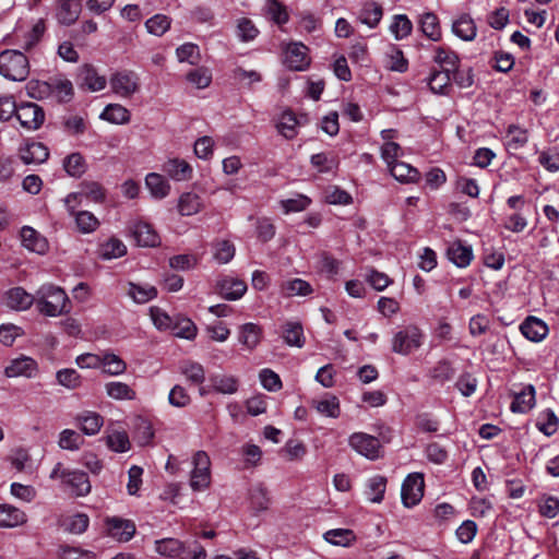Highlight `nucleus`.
I'll return each instance as SVG.
<instances>
[{"instance_id":"obj_24","label":"nucleus","mask_w":559,"mask_h":559,"mask_svg":"<svg viewBox=\"0 0 559 559\" xmlns=\"http://www.w3.org/2000/svg\"><path fill=\"white\" fill-rule=\"evenodd\" d=\"M452 32L462 40L472 41L477 35V27L469 14H461L452 24Z\"/></svg>"},{"instance_id":"obj_17","label":"nucleus","mask_w":559,"mask_h":559,"mask_svg":"<svg viewBox=\"0 0 559 559\" xmlns=\"http://www.w3.org/2000/svg\"><path fill=\"white\" fill-rule=\"evenodd\" d=\"M20 156L25 164H41L47 160L49 150L43 142H25L20 148Z\"/></svg>"},{"instance_id":"obj_47","label":"nucleus","mask_w":559,"mask_h":559,"mask_svg":"<svg viewBox=\"0 0 559 559\" xmlns=\"http://www.w3.org/2000/svg\"><path fill=\"white\" fill-rule=\"evenodd\" d=\"M311 165L321 174L331 173L338 166V158L333 153H318L311 156Z\"/></svg>"},{"instance_id":"obj_11","label":"nucleus","mask_w":559,"mask_h":559,"mask_svg":"<svg viewBox=\"0 0 559 559\" xmlns=\"http://www.w3.org/2000/svg\"><path fill=\"white\" fill-rule=\"evenodd\" d=\"M216 293L226 300H238L247 292V284L234 276H222L216 281Z\"/></svg>"},{"instance_id":"obj_21","label":"nucleus","mask_w":559,"mask_h":559,"mask_svg":"<svg viewBox=\"0 0 559 559\" xmlns=\"http://www.w3.org/2000/svg\"><path fill=\"white\" fill-rule=\"evenodd\" d=\"M27 515L21 509L11 504H0V527L13 528L25 524Z\"/></svg>"},{"instance_id":"obj_29","label":"nucleus","mask_w":559,"mask_h":559,"mask_svg":"<svg viewBox=\"0 0 559 559\" xmlns=\"http://www.w3.org/2000/svg\"><path fill=\"white\" fill-rule=\"evenodd\" d=\"M81 13V4L78 0H59L57 19L63 25L73 24Z\"/></svg>"},{"instance_id":"obj_30","label":"nucleus","mask_w":559,"mask_h":559,"mask_svg":"<svg viewBox=\"0 0 559 559\" xmlns=\"http://www.w3.org/2000/svg\"><path fill=\"white\" fill-rule=\"evenodd\" d=\"M155 551L166 558L182 559L185 543L177 538H163L155 542Z\"/></svg>"},{"instance_id":"obj_34","label":"nucleus","mask_w":559,"mask_h":559,"mask_svg":"<svg viewBox=\"0 0 559 559\" xmlns=\"http://www.w3.org/2000/svg\"><path fill=\"white\" fill-rule=\"evenodd\" d=\"M299 126L297 117L292 111L286 110L280 116L276 129L285 139L292 140L298 134L297 129Z\"/></svg>"},{"instance_id":"obj_25","label":"nucleus","mask_w":559,"mask_h":559,"mask_svg":"<svg viewBox=\"0 0 559 559\" xmlns=\"http://www.w3.org/2000/svg\"><path fill=\"white\" fill-rule=\"evenodd\" d=\"M211 390L221 394H235L239 388L237 377L225 373H215L210 377Z\"/></svg>"},{"instance_id":"obj_45","label":"nucleus","mask_w":559,"mask_h":559,"mask_svg":"<svg viewBox=\"0 0 559 559\" xmlns=\"http://www.w3.org/2000/svg\"><path fill=\"white\" fill-rule=\"evenodd\" d=\"M128 295L138 304H145L157 296V289L148 284L129 283Z\"/></svg>"},{"instance_id":"obj_28","label":"nucleus","mask_w":559,"mask_h":559,"mask_svg":"<svg viewBox=\"0 0 559 559\" xmlns=\"http://www.w3.org/2000/svg\"><path fill=\"white\" fill-rule=\"evenodd\" d=\"M311 404L319 414L325 417L337 418L341 415L340 401L335 395L326 393L321 399L312 400Z\"/></svg>"},{"instance_id":"obj_7","label":"nucleus","mask_w":559,"mask_h":559,"mask_svg":"<svg viewBox=\"0 0 559 559\" xmlns=\"http://www.w3.org/2000/svg\"><path fill=\"white\" fill-rule=\"evenodd\" d=\"M425 481L420 473L409 474L402 484L401 497L406 508L418 504L424 496Z\"/></svg>"},{"instance_id":"obj_42","label":"nucleus","mask_w":559,"mask_h":559,"mask_svg":"<svg viewBox=\"0 0 559 559\" xmlns=\"http://www.w3.org/2000/svg\"><path fill=\"white\" fill-rule=\"evenodd\" d=\"M452 74V72L443 70L433 71L428 79L430 90L436 94H448V91L451 87Z\"/></svg>"},{"instance_id":"obj_8","label":"nucleus","mask_w":559,"mask_h":559,"mask_svg":"<svg viewBox=\"0 0 559 559\" xmlns=\"http://www.w3.org/2000/svg\"><path fill=\"white\" fill-rule=\"evenodd\" d=\"M109 85L119 97L130 98L139 91V78L131 71H118L110 76Z\"/></svg>"},{"instance_id":"obj_2","label":"nucleus","mask_w":559,"mask_h":559,"mask_svg":"<svg viewBox=\"0 0 559 559\" xmlns=\"http://www.w3.org/2000/svg\"><path fill=\"white\" fill-rule=\"evenodd\" d=\"M49 478L51 480H60V485L75 497H85L92 490V485L86 473L80 469L68 468L61 462L55 464L49 474Z\"/></svg>"},{"instance_id":"obj_54","label":"nucleus","mask_w":559,"mask_h":559,"mask_svg":"<svg viewBox=\"0 0 559 559\" xmlns=\"http://www.w3.org/2000/svg\"><path fill=\"white\" fill-rule=\"evenodd\" d=\"M311 203V199L301 193H297L293 198L285 199L280 202L285 214L302 212L307 210Z\"/></svg>"},{"instance_id":"obj_12","label":"nucleus","mask_w":559,"mask_h":559,"mask_svg":"<svg viewBox=\"0 0 559 559\" xmlns=\"http://www.w3.org/2000/svg\"><path fill=\"white\" fill-rule=\"evenodd\" d=\"M105 523L108 535L118 542H129L135 534V524L131 520L112 516Z\"/></svg>"},{"instance_id":"obj_19","label":"nucleus","mask_w":559,"mask_h":559,"mask_svg":"<svg viewBox=\"0 0 559 559\" xmlns=\"http://www.w3.org/2000/svg\"><path fill=\"white\" fill-rule=\"evenodd\" d=\"M449 260L459 267H466L473 260V249L461 240L453 241L447 249Z\"/></svg>"},{"instance_id":"obj_13","label":"nucleus","mask_w":559,"mask_h":559,"mask_svg":"<svg viewBox=\"0 0 559 559\" xmlns=\"http://www.w3.org/2000/svg\"><path fill=\"white\" fill-rule=\"evenodd\" d=\"M80 84L90 92H100L107 85V80L92 64H83L79 72Z\"/></svg>"},{"instance_id":"obj_56","label":"nucleus","mask_w":559,"mask_h":559,"mask_svg":"<svg viewBox=\"0 0 559 559\" xmlns=\"http://www.w3.org/2000/svg\"><path fill=\"white\" fill-rule=\"evenodd\" d=\"M187 81L197 88H206L212 83V72L206 67H199L189 71L186 75Z\"/></svg>"},{"instance_id":"obj_6","label":"nucleus","mask_w":559,"mask_h":559,"mask_svg":"<svg viewBox=\"0 0 559 559\" xmlns=\"http://www.w3.org/2000/svg\"><path fill=\"white\" fill-rule=\"evenodd\" d=\"M349 447L358 454L368 460H377L380 457L381 444L379 440L365 432H354L348 439Z\"/></svg>"},{"instance_id":"obj_53","label":"nucleus","mask_w":559,"mask_h":559,"mask_svg":"<svg viewBox=\"0 0 559 559\" xmlns=\"http://www.w3.org/2000/svg\"><path fill=\"white\" fill-rule=\"evenodd\" d=\"M382 17V8L376 2L364 5L359 14V21L370 28L376 27Z\"/></svg>"},{"instance_id":"obj_22","label":"nucleus","mask_w":559,"mask_h":559,"mask_svg":"<svg viewBox=\"0 0 559 559\" xmlns=\"http://www.w3.org/2000/svg\"><path fill=\"white\" fill-rule=\"evenodd\" d=\"M535 388L528 384L521 392L514 394V399L510 405L513 413L524 414L535 406Z\"/></svg>"},{"instance_id":"obj_33","label":"nucleus","mask_w":559,"mask_h":559,"mask_svg":"<svg viewBox=\"0 0 559 559\" xmlns=\"http://www.w3.org/2000/svg\"><path fill=\"white\" fill-rule=\"evenodd\" d=\"M127 253V246L118 238L111 237L100 243L98 255L103 260H112L123 257Z\"/></svg>"},{"instance_id":"obj_60","label":"nucleus","mask_w":559,"mask_h":559,"mask_svg":"<svg viewBox=\"0 0 559 559\" xmlns=\"http://www.w3.org/2000/svg\"><path fill=\"white\" fill-rule=\"evenodd\" d=\"M176 57L179 62L197 64L201 59L200 48L197 44L185 43L176 49Z\"/></svg>"},{"instance_id":"obj_36","label":"nucleus","mask_w":559,"mask_h":559,"mask_svg":"<svg viewBox=\"0 0 559 559\" xmlns=\"http://www.w3.org/2000/svg\"><path fill=\"white\" fill-rule=\"evenodd\" d=\"M283 338L288 346L301 348L305 345L302 325L297 321L286 322L283 326Z\"/></svg>"},{"instance_id":"obj_48","label":"nucleus","mask_w":559,"mask_h":559,"mask_svg":"<svg viewBox=\"0 0 559 559\" xmlns=\"http://www.w3.org/2000/svg\"><path fill=\"white\" fill-rule=\"evenodd\" d=\"M180 372L187 381L192 384H202L205 380V370L203 366L197 361L187 360L180 365Z\"/></svg>"},{"instance_id":"obj_62","label":"nucleus","mask_w":559,"mask_h":559,"mask_svg":"<svg viewBox=\"0 0 559 559\" xmlns=\"http://www.w3.org/2000/svg\"><path fill=\"white\" fill-rule=\"evenodd\" d=\"M51 94L59 102H68L73 96V85L68 79H55L50 81Z\"/></svg>"},{"instance_id":"obj_61","label":"nucleus","mask_w":559,"mask_h":559,"mask_svg":"<svg viewBox=\"0 0 559 559\" xmlns=\"http://www.w3.org/2000/svg\"><path fill=\"white\" fill-rule=\"evenodd\" d=\"M171 20L165 14H155L145 22L146 31L154 36H163L170 28Z\"/></svg>"},{"instance_id":"obj_15","label":"nucleus","mask_w":559,"mask_h":559,"mask_svg":"<svg viewBox=\"0 0 559 559\" xmlns=\"http://www.w3.org/2000/svg\"><path fill=\"white\" fill-rule=\"evenodd\" d=\"M36 300V297L28 294L22 287H14L7 292L4 304L8 308L23 311L27 310Z\"/></svg>"},{"instance_id":"obj_57","label":"nucleus","mask_w":559,"mask_h":559,"mask_svg":"<svg viewBox=\"0 0 559 559\" xmlns=\"http://www.w3.org/2000/svg\"><path fill=\"white\" fill-rule=\"evenodd\" d=\"M537 429L550 437L558 430V418L551 409L543 411L536 421Z\"/></svg>"},{"instance_id":"obj_35","label":"nucleus","mask_w":559,"mask_h":559,"mask_svg":"<svg viewBox=\"0 0 559 559\" xmlns=\"http://www.w3.org/2000/svg\"><path fill=\"white\" fill-rule=\"evenodd\" d=\"M423 34L433 41L441 39V27L438 16L432 12L424 13L419 20Z\"/></svg>"},{"instance_id":"obj_32","label":"nucleus","mask_w":559,"mask_h":559,"mask_svg":"<svg viewBox=\"0 0 559 559\" xmlns=\"http://www.w3.org/2000/svg\"><path fill=\"white\" fill-rule=\"evenodd\" d=\"M390 174L401 182H416L419 179V171L411 164L404 162H396L388 166Z\"/></svg>"},{"instance_id":"obj_43","label":"nucleus","mask_w":559,"mask_h":559,"mask_svg":"<svg viewBox=\"0 0 559 559\" xmlns=\"http://www.w3.org/2000/svg\"><path fill=\"white\" fill-rule=\"evenodd\" d=\"M99 117L108 122L122 124L130 120V112L120 104H109L104 108Z\"/></svg>"},{"instance_id":"obj_14","label":"nucleus","mask_w":559,"mask_h":559,"mask_svg":"<svg viewBox=\"0 0 559 559\" xmlns=\"http://www.w3.org/2000/svg\"><path fill=\"white\" fill-rule=\"evenodd\" d=\"M131 235L140 247H156L160 242V238L153 226L145 222L134 223L131 227Z\"/></svg>"},{"instance_id":"obj_52","label":"nucleus","mask_w":559,"mask_h":559,"mask_svg":"<svg viewBox=\"0 0 559 559\" xmlns=\"http://www.w3.org/2000/svg\"><path fill=\"white\" fill-rule=\"evenodd\" d=\"M100 360L103 371L109 376L122 374L127 369V364L112 353H105L102 355Z\"/></svg>"},{"instance_id":"obj_50","label":"nucleus","mask_w":559,"mask_h":559,"mask_svg":"<svg viewBox=\"0 0 559 559\" xmlns=\"http://www.w3.org/2000/svg\"><path fill=\"white\" fill-rule=\"evenodd\" d=\"M249 500L253 510L258 512L266 510L269 508L270 498L264 485H253L249 490Z\"/></svg>"},{"instance_id":"obj_26","label":"nucleus","mask_w":559,"mask_h":559,"mask_svg":"<svg viewBox=\"0 0 559 559\" xmlns=\"http://www.w3.org/2000/svg\"><path fill=\"white\" fill-rule=\"evenodd\" d=\"M22 243L25 248L36 253H45L48 248L47 240L34 228L24 226L21 230Z\"/></svg>"},{"instance_id":"obj_20","label":"nucleus","mask_w":559,"mask_h":559,"mask_svg":"<svg viewBox=\"0 0 559 559\" xmlns=\"http://www.w3.org/2000/svg\"><path fill=\"white\" fill-rule=\"evenodd\" d=\"M70 216L73 217L75 228L80 234H92L100 225L99 219L90 211H76L75 207H70Z\"/></svg>"},{"instance_id":"obj_40","label":"nucleus","mask_w":559,"mask_h":559,"mask_svg":"<svg viewBox=\"0 0 559 559\" xmlns=\"http://www.w3.org/2000/svg\"><path fill=\"white\" fill-rule=\"evenodd\" d=\"M202 206L201 198L193 192L182 193L178 200V211L182 216L198 214Z\"/></svg>"},{"instance_id":"obj_18","label":"nucleus","mask_w":559,"mask_h":559,"mask_svg":"<svg viewBox=\"0 0 559 559\" xmlns=\"http://www.w3.org/2000/svg\"><path fill=\"white\" fill-rule=\"evenodd\" d=\"M262 336V328L252 322L245 323L238 329V341L249 350H253L260 344Z\"/></svg>"},{"instance_id":"obj_10","label":"nucleus","mask_w":559,"mask_h":559,"mask_svg":"<svg viewBox=\"0 0 559 559\" xmlns=\"http://www.w3.org/2000/svg\"><path fill=\"white\" fill-rule=\"evenodd\" d=\"M16 118L21 126L27 130H37L45 121V112L35 103H24L17 106Z\"/></svg>"},{"instance_id":"obj_9","label":"nucleus","mask_w":559,"mask_h":559,"mask_svg":"<svg viewBox=\"0 0 559 559\" xmlns=\"http://www.w3.org/2000/svg\"><path fill=\"white\" fill-rule=\"evenodd\" d=\"M284 63L293 71H304L310 64L308 48L301 43H290L284 50Z\"/></svg>"},{"instance_id":"obj_64","label":"nucleus","mask_w":559,"mask_h":559,"mask_svg":"<svg viewBox=\"0 0 559 559\" xmlns=\"http://www.w3.org/2000/svg\"><path fill=\"white\" fill-rule=\"evenodd\" d=\"M265 9L269 17L276 24L282 25L288 22L287 9L278 0H267Z\"/></svg>"},{"instance_id":"obj_51","label":"nucleus","mask_w":559,"mask_h":559,"mask_svg":"<svg viewBox=\"0 0 559 559\" xmlns=\"http://www.w3.org/2000/svg\"><path fill=\"white\" fill-rule=\"evenodd\" d=\"M106 393L114 400H134L135 391L124 382L111 381L105 384Z\"/></svg>"},{"instance_id":"obj_46","label":"nucleus","mask_w":559,"mask_h":559,"mask_svg":"<svg viewBox=\"0 0 559 559\" xmlns=\"http://www.w3.org/2000/svg\"><path fill=\"white\" fill-rule=\"evenodd\" d=\"M170 332L180 338L193 340L197 336V325L188 318L176 317Z\"/></svg>"},{"instance_id":"obj_41","label":"nucleus","mask_w":559,"mask_h":559,"mask_svg":"<svg viewBox=\"0 0 559 559\" xmlns=\"http://www.w3.org/2000/svg\"><path fill=\"white\" fill-rule=\"evenodd\" d=\"M213 259L218 264H226L230 262L236 253L234 243L229 240L221 239L216 240L212 245Z\"/></svg>"},{"instance_id":"obj_27","label":"nucleus","mask_w":559,"mask_h":559,"mask_svg":"<svg viewBox=\"0 0 559 559\" xmlns=\"http://www.w3.org/2000/svg\"><path fill=\"white\" fill-rule=\"evenodd\" d=\"M78 427L87 436H94L99 432L103 427V417L91 411H85L75 418Z\"/></svg>"},{"instance_id":"obj_23","label":"nucleus","mask_w":559,"mask_h":559,"mask_svg":"<svg viewBox=\"0 0 559 559\" xmlns=\"http://www.w3.org/2000/svg\"><path fill=\"white\" fill-rule=\"evenodd\" d=\"M520 330L527 340L533 342H540L548 334L547 324L535 317H528L521 324Z\"/></svg>"},{"instance_id":"obj_16","label":"nucleus","mask_w":559,"mask_h":559,"mask_svg":"<svg viewBox=\"0 0 559 559\" xmlns=\"http://www.w3.org/2000/svg\"><path fill=\"white\" fill-rule=\"evenodd\" d=\"M37 371L36 361L27 356H22L11 360L10 365L5 367L4 374L8 378L27 377L31 378Z\"/></svg>"},{"instance_id":"obj_39","label":"nucleus","mask_w":559,"mask_h":559,"mask_svg":"<svg viewBox=\"0 0 559 559\" xmlns=\"http://www.w3.org/2000/svg\"><path fill=\"white\" fill-rule=\"evenodd\" d=\"M386 488V478L381 475L372 476L366 485V496L370 502L380 503L383 500Z\"/></svg>"},{"instance_id":"obj_37","label":"nucleus","mask_w":559,"mask_h":559,"mask_svg":"<svg viewBox=\"0 0 559 559\" xmlns=\"http://www.w3.org/2000/svg\"><path fill=\"white\" fill-rule=\"evenodd\" d=\"M145 185L155 199H164L169 194L170 186L159 174L151 173L145 178Z\"/></svg>"},{"instance_id":"obj_3","label":"nucleus","mask_w":559,"mask_h":559,"mask_svg":"<svg viewBox=\"0 0 559 559\" xmlns=\"http://www.w3.org/2000/svg\"><path fill=\"white\" fill-rule=\"evenodd\" d=\"M29 73L26 56L19 50H4L0 53V74L11 81H24Z\"/></svg>"},{"instance_id":"obj_49","label":"nucleus","mask_w":559,"mask_h":559,"mask_svg":"<svg viewBox=\"0 0 559 559\" xmlns=\"http://www.w3.org/2000/svg\"><path fill=\"white\" fill-rule=\"evenodd\" d=\"M324 539L335 546L348 547L356 540V535L348 528H335L325 532Z\"/></svg>"},{"instance_id":"obj_58","label":"nucleus","mask_w":559,"mask_h":559,"mask_svg":"<svg viewBox=\"0 0 559 559\" xmlns=\"http://www.w3.org/2000/svg\"><path fill=\"white\" fill-rule=\"evenodd\" d=\"M107 447L117 453H123L130 450L131 443L126 431L115 430L106 437Z\"/></svg>"},{"instance_id":"obj_44","label":"nucleus","mask_w":559,"mask_h":559,"mask_svg":"<svg viewBox=\"0 0 559 559\" xmlns=\"http://www.w3.org/2000/svg\"><path fill=\"white\" fill-rule=\"evenodd\" d=\"M79 191L81 198H85L94 203H103L106 200V190L97 181H82Z\"/></svg>"},{"instance_id":"obj_1","label":"nucleus","mask_w":559,"mask_h":559,"mask_svg":"<svg viewBox=\"0 0 559 559\" xmlns=\"http://www.w3.org/2000/svg\"><path fill=\"white\" fill-rule=\"evenodd\" d=\"M37 310L47 317H58L69 312V298L66 292L52 284H45L36 293Z\"/></svg>"},{"instance_id":"obj_55","label":"nucleus","mask_w":559,"mask_h":559,"mask_svg":"<svg viewBox=\"0 0 559 559\" xmlns=\"http://www.w3.org/2000/svg\"><path fill=\"white\" fill-rule=\"evenodd\" d=\"M413 24L405 14L394 15L393 21L390 25V32L395 39L401 40L411 35Z\"/></svg>"},{"instance_id":"obj_38","label":"nucleus","mask_w":559,"mask_h":559,"mask_svg":"<svg viewBox=\"0 0 559 559\" xmlns=\"http://www.w3.org/2000/svg\"><path fill=\"white\" fill-rule=\"evenodd\" d=\"M435 62L439 64L441 70L455 73L460 59L457 55L447 47H438L436 49Z\"/></svg>"},{"instance_id":"obj_63","label":"nucleus","mask_w":559,"mask_h":559,"mask_svg":"<svg viewBox=\"0 0 559 559\" xmlns=\"http://www.w3.org/2000/svg\"><path fill=\"white\" fill-rule=\"evenodd\" d=\"M83 444V438L72 429H64L59 435L58 445L63 450L76 451Z\"/></svg>"},{"instance_id":"obj_5","label":"nucleus","mask_w":559,"mask_h":559,"mask_svg":"<svg viewBox=\"0 0 559 559\" xmlns=\"http://www.w3.org/2000/svg\"><path fill=\"white\" fill-rule=\"evenodd\" d=\"M190 487L193 491H203L211 485V460L205 451H198L192 457Z\"/></svg>"},{"instance_id":"obj_31","label":"nucleus","mask_w":559,"mask_h":559,"mask_svg":"<svg viewBox=\"0 0 559 559\" xmlns=\"http://www.w3.org/2000/svg\"><path fill=\"white\" fill-rule=\"evenodd\" d=\"M163 170L169 177H171L173 179H175L177 181L188 180V179H190L191 174H192V168L190 167V165L186 160L179 159V158L168 159L164 164Z\"/></svg>"},{"instance_id":"obj_59","label":"nucleus","mask_w":559,"mask_h":559,"mask_svg":"<svg viewBox=\"0 0 559 559\" xmlns=\"http://www.w3.org/2000/svg\"><path fill=\"white\" fill-rule=\"evenodd\" d=\"M282 292L288 297L308 296L312 293V287L301 278H294L283 283Z\"/></svg>"},{"instance_id":"obj_4","label":"nucleus","mask_w":559,"mask_h":559,"mask_svg":"<svg viewBox=\"0 0 559 559\" xmlns=\"http://www.w3.org/2000/svg\"><path fill=\"white\" fill-rule=\"evenodd\" d=\"M425 334L415 324H408L397 331L392 337V352L407 356L419 349L424 344Z\"/></svg>"}]
</instances>
